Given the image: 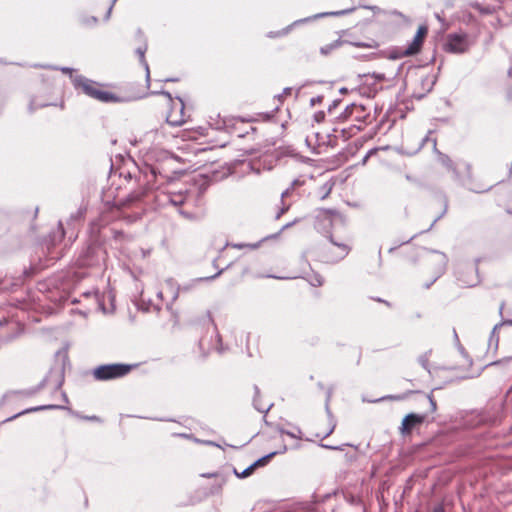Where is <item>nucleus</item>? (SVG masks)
<instances>
[{
	"label": "nucleus",
	"instance_id": "nucleus-1",
	"mask_svg": "<svg viewBox=\"0 0 512 512\" xmlns=\"http://www.w3.org/2000/svg\"><path fill=\"white\" fill-rule=\"evenodd\" d=\"M330 245L322 249V258L325 262L336 263L344 259L351 251L349 239H337L327 231Z\"/></svg>",
	"mask_w": 512,
	"mask_h": 512
},
{
	"label": "nucleus",
	"instance_id": "nucleus-2",
	"mask_svg": "<svg viewBox=\"0 0 512 512\" xmlns=\"http://www.w3.org/2000/svg\"><path fill=\"white\" fill-rule=\"evenodd\" d=\"M138 364L113 363L97 366L92 371V376L97 381H109L128 375Z\"/></svg>",
	"mask_w": 512,
	"mask_h": 512
},
{
	"label": "nucleus",
	"instance_id": "nucleus-3",
	"mask_svg": "<svg viewBox=\"0 0 512 512\" xmlns=\"http://www.w3.org/2000/svg\"><path fill=\"white\" fill-rule=\"evenodd\" d=\"M338 138L331 130H309L305 136L307 146L315 153H322L337 145Z\"/></svg>",
	"mask_w": 512,
	"mask_h": 512
},
{
	"label": "nucleus",
	"instance_id": "nucleus-4",
	"mask_svg": "<svg viewBox=\"0 0 512 512\" xmlns=\"http://www.w3.org/2000/svg\"><path fill=\"white\" fill-rule=\"evenodd\" d=\"M355 10H356V7H351V8H347V9H343V10H339V11L317 13L312 16H308V17H305L302 19L295 20L293 23H291L290 25L286 26L285 28H283L281 30L270 31L267 34V37H269V38L283 37V36L287 35L288 33H290L294 27H297L301 24L309 23V22H312L314 20L324 18V17H338V16L347 15Z\"/></svg>",
	"mask_w": 512,
	"mask_h": 512
},
{
	"label": "nucleus",
	"instance_id": "nucleus-5",
	"mask_svg": "<svg viewBox=\"0 0 512 512\" xmlns=\"http://www.w3.org/2000/svg\"><path fill=\"white\" fill-rule=\"evenodd\" d=\"M472 45L469 35L466 32L449 33L443 43V49L450 54H464Z\"/></svg>",
	"mask_w": 512,
	"mask_h": 512
},
{
	"label": "nucleus",
	"instance_id": "nucleus-6",
	"mask_svg": "<svg viewBox=\"0 0 512 512\" xmlns=\"http://www.w3.org/2000/svg\"><path fill=\"white\" fill-rule=\"evenodd\" d=\"M274 112H264L247 116H231L223 119V125L217 128H234L237 123L253 124V123H274Z\"/></svg>",
	"mask_w": 512,
	"mask_h": 512
},
{
	"label": "nucleus",
	"instance_id": "nucleus-7",
	"mask_svg": "<svg viewBox=\"0 0 512 512\" xmlns=\"http://www.w3.org/2000/svg\"><path fill=\"white\" fill-rule=\"evenodd\" d=\"M199 130H180L177 135H173L174 146L178 149L182 150H191L193 152L205 151L207 148H198L194 146V141L198 139V136H201Z\"/></svg>",
	"mask_w": 512,
	"mask_h": 512
},
{
	"label": "nucleus",
	"instance_id": "nucleus-8",
	"mask_svg": "<svg viewBox=\"0 0 512 512\" xmlns=\"http://www.w3.org/2000/svg\"><path fill=\"white\" fill-rule=\"evenodd\" d=\"M427 269L431 271L432 282H434L445 271L447 264V257L440 252H431L425 259Z\"/></svg>",
	"mask_w": 512,
	"mask_h": 512
},
{
	"label": "nucleus",
	"instance_id": "nucleus-9",
	"mask_svg": "<svg viewBox=\"0 0 512 512\" xmlns=\"http://www.w3.org/2000/svg\"><path fill=\"white\" fill-rule=\"evenodd\" d=\"M73 86L76 90L81 89L85 95L95 100H97L98 94L101 90V85L99 83L91 79H88L83 75H76L73 78Z\"/></svg>",
	"mask_w": 512,
	"mask_h": 512
},
{
	"label": "nucleus",
	"instance_id": "nucleus-10",
	"mask_svg": "<svg viewBox=\"0 0 512 512\" xmlns=\"http://www.w3.org/2000/svg\"><path fill=\"white\" fill-rule=\"evenodd\" d=\"M428 34L427 25H419L413 39L408 43L407 47L403 50L402 54L417 55L422 47L424 38Z\"/></svg>",
	"mask_w": 512,
	"mask_h": 512
},
{
	"label": "nucleus",
	"instance_id": "nucleus-11",
	"mask_svg": "<svg viewBox=\"0 0 512 512\" xmlns=\"http://www.w3.org/2000/svg\"><path fill=\"white\" fill-rule=\"evenodd\" d=\"M426 419L425 415L410 413L406 415L399 427V432L403 436L411 434L412 430L421 425Z\"/></svg>",
	"mask_w": 512,
	"mask_h": 512
},
{
	"label": "nucleus",
	"instance_id": "nucleus-12",
	"mask_svg": "<svg viewBox=\"0 0 512 512\" xmlns=\"http://www.w3.org/2000/svg\"><path fill=\"white\" fill-rule=\"evenodd\" d=\"M359 81L360 94L367 98H374L376 94L383 89L381 86H378V84L375 81L370 82V79L359 78Z\"/></svg>",
	"mask_w": 512,
	"mask_h": 512
},
{
	"label": "nucleus",
	"instance_id": "nucleus-13",
	"mask_svg": "<svg viewBox=\"0 0 512 512\" xmlns=\"http://www.w3.org/2000/svg\"><path fill=\"white\" fill-rule=\"evenodd\" d=\"M275 454H276L275 452H272V453L256 460L254 463H252L249 467H247L240 473L235 469L234 473L238 478L249 477L255 471V469L257 467L266 465L268 463L269 459H271Z\"/></svg>",
	"mask_w": 512,
	"mask_h": 512
},
{
	"label": "nucleus",
	"instance_id": "nucleus-14",
	"mask_svg": "<svg viewBox=\"0 0 512 512\" xmlns=\"http://www.w3.org/2000/svg\"><path fill=\"white\" fill-rule=\"evenodd\" d=\"M176 99L179 101L180 104L179 115H173L172 112H169L165 118L166 123L171 126H181L186 122V120L184 119V101L180 96H176Z\"/></svg>",
	"mask_w": 512,
	"mask_h": 512
},
{
	"label": "nucleus",
	"instance_id": "nucleus-15",
	"mask_svg": "<svg viewBox=\"0 0 512 512\" xmlns=\"http://www.w3.org/2000/svg\"><path fill=\"white\" fill-rule=\"evenodd\" d=\"M30 67L36 68V69H49V70H54V71H58L59 70L63 74L69 75V77L71 78L72 81H73V78L75 77V76H73V73L75 72V69L72 68V67H67V66L59 67V66H56V65L40 64V63H34V64L30 65Z\"/></svg>",
	"mask_w": 512,
	"mask_h": 512
},
{
	"label": "nucleus",
	"instance_id": "nucleus-16",
	"mask_svg": "<svg viewBox=\"0 0 512 512\" xmlns=\"http://www.w3.org/2000/svg\"><path fill=\"white\" fill-rule=\"evenodd\" d=\"M97 100L102 103H118L121 101V98L111 91L101 89Z\"/></svg>",
	"mask_w": 512,
	"mask_h": 512
},
{
	"label": "nucleus",
	"instance_id": "nucleus-17",
	"mask_svg": "<svg viewBox=\"0 0 512 512\" xmlns=\"http://www.w3.org/2000/svg\"><path fill=\"white\" fill-rule=\"evenodd\" d=\"M469 6L479 11L482 15H492L497 11V7L493 5H482L478 1H472L469 3Z\"/></svg>",
	"mask_w": 512,
	"mask_h": 512
},
{
	"label": "nucleus",
	"instance_id": "nucleus-18",
	"mask_svg": "<svg viewBox=\"0 0 512 512\" xmlns=\"http://www.w3.org/2000/svg\"><path fill=\"white\" fill-rule=\"evenodd\" d=\"M347 43V40H342L341 38L337 39V40H334L333 42H331L330 44H327L325 46H322L320 48V53L321 55L323 56H327L329 55L333 50L339 48L340 46H342L343 44H346Z\"/></svg>",
	"mask_w": 512,
	"mask_h": 512
},
{
	"label": "nucleus",
	"instance_id": "nucleus-19",
	"mask_svg": "<svg viewBox=\"0 0 512 512\" xmlns=\"http://www.w3.org/2000/svg\"><path fill=\"white\" fill-rule=\"evenodd\" d=\"M358 78H366V79H372L373 81H375L377 84L379 82H383L385 80H389V78L386 77V75L384 73H379V72H372V73H364V74H359L358 75Z\"/></svg>",
	"mask_w": 512,
	"mask_h": 512
},
{
	"label": "nucleus",
	"instance_id": "nucleus-20",
	"mask_svg": "<svg viewBox=\"0 0 512 512\" xmlns=\"http://www.w3.org/2000/svg\"><path fill=\"white\" fill-rule=\"evenodd\" d=\"M147 49H148L147 41H144V43H141V45L135 50L136 54L139 56L140 64L144 68H147V64H148L145 59V53H146Z\"/></svg>",
	"mask_w": 512,
	"mask_h": 512
},
{
	"label": "nucleus",
	"instance_id": "nucleus-21",
	"mask_svg": "<svg viewBox=\"0 0 512 512\" xmlns=\"http://www.w3.org/2000/svg\"><path fill=\"white\" fill-rule=\"evenodd\" d=\"M357 108L355 104L348 105L345 110L337 117L340 123L345 122L349 117H351L353 111Z\"/></svg>",
	"mask_w": 512,
	"mask_h": 512
},
{
	"label": "nucleus",
	"instance_id": "nucleus-22",
	"mask_svg": "<svg viewBox=\"0 0 512 512\" xmlns=\"http://www.w3.org/2000/svg\"><path fill=\"white\" fill-rule=\"evenodd\" d=\"M79 21L84 26H95L98 23L96 16H81Z\"/></svg>",
	"mask_w": 512,
	"mask_h": 512
},
{
	"label": "nucleus",
	"instance_id": "nucleus-23",
	"mask_svg": "<svg viewBox=\"0 0 512 512\" xmlns=\"http://www.w3.org/2000/svg\"><path fill=\"white\" fill-rule=\"evenodd\" d=\"M347 43L350 45H353L354 47H357V48H375L378 46V44L375 41H372V42H362V41L348 42L347 41Z\"/></svg>",
	"mask_w": 512,
	"mask_h": 512
},
{
	"label": "nucleus",
	"instance_id": "nucleus-24",
	"mask_svg": "<svg viewBox=\"0 0 512 512\" xmlns=\"http://www.w3.org/2000/svg\"><path fill=\"white\" fill-rule=\"evenodd\" d=\"M512 0H502L501 5L497 6V10L501 9L507 14H512Z\"/></svg>",
	"mask_w": 512,
	"mask_h": 512
},
{
	"label": "nucleus",
	"instance_id": "nucleus-25",
	"mask_svg": "<svg viewBox=\"0 0 512 512\" xmlns=\"http://www.w3.org/2000/svg\"><path fill=\"white\" fill-rule=\"evenodd\" d=\"M497 330V325L492 329L491 333H490V338H489V343L490 345L494 342L495 343V346H497L498 344V341H499V336L496 332Z\"/></svg>",
	"mask_w": 512,
	"mask_h": 512
},
{
	"label": "nucleus",
	"instance_id": "nucleus-26",
	"mask_svg": "<svg viewBox=\"0 0 512 512\" xmlns=\"http://www.w3.org/2000/svg\"><path fill=\"white\" fill-rule=\"evenodd\" d=\"M314 121L317 124H321L325 119V112L324 111H317L313 115Z\"/></svg>",
	"mask_w": 512,
	"mask_h": 512
},
{
	"label": "nucleus",
	"instance_id": "nucleus-27",
	"mask_svg": "<svg viewBox=\"0 0 512 512\" xmlns=\"http://www.w3.org/2000/svg\"><path fill=\"white\" fill-rule=\"evenodd\" d=\"M180 214L183 217H185L187 219H190V220H199L202 217V215H200V214H191V213H188V212H186L184 210H180Z\"/></svg>",
	"mask_w": 512,
	"mask_h": 512
},
{
	"label": "nucleus",
	"instance_id": "nucleus-28",
	"mask_svg": "<svg viewBox=\"0 0 512 512\" xmlns=\"http://www.w3.org/2000/svg\"><path fill=\"white\" fill-rule=\"evenodd\" d=\"M152 94L163 95V96L167 97L169 99V101H171V102L173 101L172 94L169 91H166L164 89H161L159 91H153Z\"/></svg>",
	"mask_w": 512,
	"mask_h": 512
},
{
	"label": "nucleus",
	"instance_id": "nucleus-29",
	"mask_svg": "<svg viewBox=\"0 0 512 512\" xmlns=\"http://www.w3.org/2000/svg\"><path fill=\"white\" fill-rule=\"evenodd\" d=\"M342 100L341 99H335L332 101V103L329 105L328 107V113L331 114L336 108H338V106L341 104Z\"/></svg>",
	"mask_w": 512,
	"mask_h": 512
},
{
	"label": "nucleus",
	"instance_id": "nucleus-30",
	"mask_svg": "<svg viewBox=\"0 0 512 512\" xmlns=\"http://www.w3.org/2000/svg\"><path fill=\"white\" fill-rule=\"evenodd\" d=\"M362 7L373 11L374 14L385 13V11H383L380 7L375 6V5H365Z\"/></svg>",
	"mask_w": 512,
	"mask_h": 512
},
{
	"label": "nucleus",
	"instance_id": "nucleus-31",
	"mask_svg": "<svg viewBox=\"0 0 512 512\" xmlns=\"http://www.w3.org/2000/svg\"><path fill=\"white\" fill-rule=\"evenodd\" d=\"M135 37L138 41H140L141 43H144V41H147L145 35H144V32L142 31L141 28H138L136 30V33H135Z\"/></svg>",
	"mask_w": 512,
	"mask_h": 512
},
{
	"label": "nucleus",
	"instance_id": "nucleus-32",
	"mask_svg": "<svg viewBox=\"0 0 512 512\" xmlns=\"http://www.w3.org/2000/svg\"><path fill=\"white\" fill-rule=\"evenodd\" d=\"M323 99H324V96L322 95H318L316 97H313L310 99V105L313 107V106H316L318 104H321L323 102Z\"/></svg>",
	"mask_w": 512,
	"mask_h": 512
},
{
	"label": "nucleus",
	"instance_id": "nucleus-33",
	"mask_svg": "<svg viewBox=\"0 0 512 512\" xmlns=\"http://www.w3.org/2000/svg\"><path fill=\"white\" fill-rule=\"evenodd\" d=\"M116 2H117V0H112V1H111V4H110V6L108 7V10H107V12H106V14H105V16H104V20H105V21H107V20H109V19H110V16H111V13H112L113 7H114V5H115V3H116Z\"/></svg>",
	"mask_w": 512,
	"mask_h": 512
},
{
	"label": "nucleus",
	"instance_id": "nucleus-34",
	"mask_svg": "<svg viewBox=\"0 0 512 512\" xmlns=\"http://www.w3.org/2000/svg\"><path fill=\"white\" fill-rule=\"evenodd\" d=\"M434 16L442 24V26L444 28H447L448 24H447L446 20L444 19V17L440 13L436 12V13H434Z\"/></svg>",
	"mask_w": 512,
	"mask_h": 512
},
{
	"label": "nucleus",
	"instance_id": "nucleus-35",
	"mask_svg": "<svg viewBox=\"0 0 512 512\" xmlns=\"http://www.w3.org/2000/svg\"><path fill=\"white\" fill-rule=\"evenodd\" d=\"M403 50L401 51H393L390 54V59H399L401 57L407 56L406 54H402Z\"/></svg>",
	"mask_w": 512,
	"mask_h": 512
},
{
	"label": "nucleus",
	"instance_id": "nucleus-36",
	"mask_svg": "<svg viewBox=\"0 0 512 512\" xmlns=\"http://www.w3.org/2000/svg\"><path fill=\"white\" fill-rule=\"evenodd\" d=\"M45 106H48V104H46V103H44V104H37L35 102V100H31L30 104H29V109L32 112L34 109H36L38 107H45Z\"/></svg>",
	"mask_w": 512,
	"mask_h": 512
},
{
	"label": "nucleus",
	"instance_id": "nucleus-37",
	"mask_svg": "<svg viewBox=\"0 0 512 512\" xmlns=\"http://www.w3.org/2000/svg\"><path fill=\"white\" fill-rule=\"evenodd\" d=\"M427 398H428L429 403H430L431 412H435L436 409H437L436 401L434 400L432 395H428Z\"/></svg>",
	"mask_w": 512,
	"mask_h": 512
},
{
	"label": "nucleus",
	"instance_id": "nucleus-38",
	"mask_svg": "<svg viewBox=\"0 0 512 512\" xmlns=\"http://www.w3.org/2000/svg\"><path fill=\"white\" fill-rule=\"evenodd\" d=\"M404 68V63L400 64L395 72V74L389 78L390 81L394 80L397 76H399L402 72V69Z\"/></svg>",
	"mask_w": 512,
	"mask_h": 512
},
{
	"label": "nucleus",
	"instance_id": "nucleus-39",
	"mask_svg": "<svg viewBox=\"0 0 512 512\" xmlns=\"http://www.w3.org/2000/svg\"><path fill=\"white\" fill-rule=\"evenodd\" d=\"M436 81H437V75H433L431 80H430V84H429V86L427 88L428 92H430L433 89V86L435 85Z\"/></svg>",
	"mask_w": 512,
	"mask_h": 512
},
{
	"label": "nucleus",
	"instance_id": "nucleus-40",
	"mask_svg": "<svg viewBox=\"0 0 512 512\" xmlns=\"http://www.w3.org/2000/svg\"><path fill=\"white\" fill-rule=\"evenodd\" d=\"M161 81H162V82H165V83H167V82H173V83H174V82H178V81H179V78H176V77H168V78H166V79H164V80H161Z\"/></svg>",
	"mask_w": 512,
	"mask_h": 512
},
{
	"label": "nucleus",
	"instance_id": "nucleus-41",
	"mask_svg": "<svg viewBox=\"0 0 512 512\" xmlns=\"http://www.w3.org/2000/svg\"><path fill=\"white\" fill-rule=\"evenodd\" d=\"M145 71H146V82L147 84L149 85L150 83V70H149V65L147 64V68H144Z\"/></svg>",
	"mask_w": 512,
	"mask_h": 512
},
{
	"label": "nucleus",
	"instance_id": "nucleus-42",
	"mask_svg": "<svg viewBox=\"0 0 512 512\" xmlns=\"http://www.w3.org/2000/svg\"><path fill=\"white\" fill-rule=\"evenodd\" d=\"M323 284V278L321 276H317L315 278V285L321 286Z\"/></svg>",
	"mask_w": 512,
	"mask_h": 512
},
{
	"label": "nucleus",
	"instance_id": "nucleus-43",
	"mask_svg": "<svg viewBox=\"0 0 512 512\" xmlns=\"http://www.w3.org/2000/svg\"><path fill=\"white\" fill-rule=\"evenodd\" d=\"M322 223H327V224H331V218L329 216H324L321 220Z\"/></svg>",
	"mask_w": 512,
	"mask_h": 512
},
{
	"label": "nucleus",
	"instance_id": "nucleus-44",
	"mask_svg": "<svg viewBox=\"0 0 512 512\" xmlns=\"http://www.w3.org/2000/svg\"><path fill=\"white\" fill-rule=\"evenodd\" d=\"M390 14H392V15H396V16H399V17H403V18L405 17V16H404L400 11H398V10H392V11L390 12Z\"/></svg>",
	"mask_w": 512,
	"mask_h": 512
},
{
	"label": "nucleus",
	"instance_id": "nucleus-45",
	"mask_svg": "<svg viewBox=\"0 0 512 512\" xmlns=\"http://www.w3.org/2000/svg\"><path fill=\"white\" fill-rule=\"evenodd\" d=\"M291 92H292V88L291 87H286V88H284L282 94L286 96V95H289Z\"/></svg>",
	"mask_w": 512,
	"mask_h": 512
},
{
	"label": "nucleus",
	"instance_id": "nucleus-46",
	"mask_svg": "<svg viewBox=\"0 0 512 512\" xmlns=\"http://www.w3.org/2000/svg\"><path fill=\"white\" fill-rule=\"evenodd\" d=\"M443 163L446 164L448 167H451V160L449 158L443 159Z\"/></svg>",
	"mask_w": 512,
	"mask_h": 512
},
{
	"label": "nucleus",
	"instance_id": "nucleus-47",
	"mask_svg": "<svg viewBox=\"0 0 512 512\" xmlns=\"http://www.w3.org/2000/svg\"><path fill=\"white\" fill-rule=\"evenodd\" d=\"M53 407L54 406H43V407H39V408H33L30 411H37V410H40V409L53 408Z\"/></svg>",
	"mask_w": 512,
	"mask_h": 512
},
{
	"label": "nucleus",
	"instance_id": "nucleus-48",
	"mask_svg": "<svg viewBox=\"0 0 512 512\" xmlns=\"http://www.w3.org/2000/svg\"><path fill=\"white\" fill-rule=\"evenodd\" d=\"M339 92H340L341 94H346V93L348 92V88H346V87H342V88H340V89H339Z\"/></svg>",
	"mask_w": 512,
	"mask_h": 512
},
{
	"label": "nucleus",
	"instance_id": "nucleus-49",
	"mask_svg": "<svg viewBox=\"0 0 512 512\" xmlns=\"http://www.w3.org/2000/svg\"><path fill=\"white\" fill-rule=\"evenodd\" d=\"M347 128H353V129H356V128H362L361 126L357 125V124H350Z\"/></svg>",
	"mask_w": 512,
	"mask_h": 512
},
{
	"label": "nucleus",
	"instance_id": "nucleus-50",
	"mask_svg": "<svg viewBox=\"0 0 512 512\" xmlns=\"http://www.w3.org/2000/svg\"><path fill=\"white\" fill-rule=\"evenodd\" d=\"M430 80L429 76H426L424 79H422V85L423 87L426 85V81Z\"/></svg>",
	"mask_w": 512,
	"mask_h": 512
},
{
	"label": "nucleus",
	"instance_id": "nucleus-51",
	"mask_svg": "<svg viewBox=\"0 0 512 512\" xmlns=\"http://www.w3.org/2000/svg\"><path fill=\"white\" fill-rule=\"evenodd\" d=\"M468 19H469V21H471V22H472V21H475V17H474L471 13H469V14H468Z\"/></svg>",
	"mask_w": 512,
	"mask_h": 512
},
{
	"label": "nucleus",
	"instance_id": "nucleus-52",
	"mask_svg": "<svg viewBox=\"0 0 512 512\" xmlns=\"http://www.w3.org/2000/svg\"><path fill=\"white\" fill-rule=\"evenodd\" d=\"M203 476L204 477H214V476H216V474L215 473H207V474H204Z\"/></svg>",
	"mask_w": 512,
	"mask_h": 512
},
{
	"label": "nucleus",
	"instance_id": "nucleus-53",
	"mask_svg": "<svg viewBox=\"0 0 512 512\" xmlns=\"http://www.w3.org/2000/svg\"><path fill=\"white\" fill-rule=\"evenodd\" d=\"M284 96H285V95H283V94H279V95H277V99H278L279 101H283Z\"/></svg>",
	"mask_w": 512,
	"mask_h": 512
},
{
	"label": "nucleus",
	"instance_id": "nucleus-54",
	"mask_svg": "<svg viewBox=\"0 0 512 512\" xmlns=\"http://www.w3.org/2000/svg\"><path fill=\"white\" fill-rule=\"evenodd\" d=\"M286 126H287V122H282V123L280 124V128H281V129L286 128Z\"/></svg>",
	"mask_w": 512,
	"mask_h": 512
},
{
	"label": "nucleus",
	"instance_id": "nucleus-55",
	"mask_svg": "<svg viewBox=\"0 0 512 512\" xmlns=\"http://www.w3.org/2000/svg\"><path fill=\"white\" fill-rule=\"evenodd\" d=\"M406 179L409 180V181H413L412 177L409 176V175L406 176Z\"/></svg>",
	"mask_w": 512,
	"mask_h": 512
},
{
	"label": "nucleus",
	"instance_id": "nucleus-56",
	"mask_svg": "<svg viewBox=\"0 0 512 512\" xmlns=\"http://www.w3.org/2000/svg\"><path fill=\"white\" fill-rule=\"evenodd\" d=\"M244 246H245V245H243V244L235 245V247H237V248H242V247H244Z\"/></svg>",
	"mask_w": 512,
	"mask_h": 512
},
{
	"label": "nucleus",
	"instance_id": "nucleus-57",
	"mask_svg": "<svg viewBox=\"0 0 512 512\" xmlns=\"http://www.w3.org/2000/svg\"><path fill=\"white\" fill-rule=\"evenodd\" d=\"M0 63L8 64L6 61H4V59H0Z\"/></svg>",
	"mask_w": 512,
	"mask_h": 512
},
{
	"label": "nucleus",
	"instance_id": "nucleus-58",
	"mask_svg": "<svg viewBox=\"0 0 512 512\" xmlns=\"http://www.w3.org/2000/svg\"><path fill=\"white\" fill-rule=\"evenodd\" d=\"M435 61V55L432 56L430 62H434Z\"/></svg>",
	"mask_w": 512,
	"mask_h": 512
},
{
	"label": "nucleus",
	"instance_id": "nucleus-59",
	"mask_svg": "<svg viewBox=\"0 0 512 512\" xmlns=\"http://www.w3.org/2000/svg\"><path fill=\"white\" fill-rule=\"evenodd\" d=\"M158 296H159V298H163V294H162V292H159V293H158Z\"/></svg>",
	"mask_w": 512,
	"mask_h": 512
},
{
	"label": "nucleus",
	"instance_id": "nucleus-60",
	"mask_svg": "<svg viewBox=\"0 0 512 512\" xmlns=\"http://www.w3.org/2000/svg\"><path fill=\"white\" fill-rule=\"evenodd\" d=\"M508 74L511 76V74H512V69H510V70L508 71Z\"/></svg>",
	"mask_w": 512,
	"mask_h": 512
}]
</instances>
